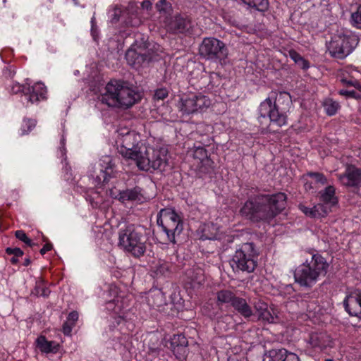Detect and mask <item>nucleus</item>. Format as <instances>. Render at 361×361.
Returning <instances> with one entry per match:
<instances>
[{
    "mask_svg": "<svg viewBox=\"0 0 361 361\" xmlns=\"http://www.w3.org/2000/svg\"><path fill=\"white\" fill-rule=\"evenodd\" d=\"M284 192L262 193L250 196L240 209V215L252 223L271 222L286 209Z\"/></svg>",
    "mask_w": 361,
    "mask_h": 361,
    "instance_id": "obj_1",
    "label": "nucleus"
},
{
    "mask_svg": "<svg viewBox=\"0 0 361 361\" xmlns=\"http://www.w3.org/2000/svg\"><path fill=\"white\" fill-rule=\"evenodd\" d=\"M291 103V97L286 92H272V95L262 102L258 107L259 122L269 119V122L278 127L288 123L286 112Z\"/></svg>",
    "mask_w": 361,
    "mask_h": 361,
    "instance_id": "obj_2",
    "label": "nucleus"
},
{
    "mask_svg": "<svg viewBox=\"0 0 361 361\" xmlns=\"http://www.w3.org/2000/svg\"><path fill=\"white\" fill-rule=\"evenodd\" d=\"M104 90L100 101L109 106L128 109L141 99L140 94L124 80H111Z\"/></svg>",
    "mask_w": 361,
    "mask_h": 361,
    "instance_id": "obj_3",
    "label": "nucleus"
},
{
    "mask_svg": "<svg viewBox=\"0 0 361 361\" xmlns=\"http://www.w3.org/2000/svg\"><path fill=\"white\" fill-rule=\"evenodd\" d=\"M159 52L160 46L158 44L149 42L148 37L138 34L134 43L127 50L126 59L129 66L138 69L146 67L151 62L157 60Z\"/></svg>",
    "mask_w": 361,
    "mask_h": 361,
    "instance_id": "obj_4",
    "label": "nucleus"
},
{
    "mask_svg": "<svg viewBox=\"0 0 361 361\" xmlns=\"http://www.w3.org/2000/svg\"><path fill=\"white\" fill-rule=\"evenodd\" d=\"M147 241L146 230L141 225L130 224L118 231V247L135 258L145 255Z\"/></svg>",
    "mask_w": 361,
    "mask_h": 361,
    "instance_id": "obj_5",
    "label": "nucleus"
},
{
    "mask_svg": "<svg viewBox=\"0 0 361 361\" xmlns=\"http://www.w3.org/2000/svg\"><path fill=\"white\" fill-rule=\"evenodd\" d=\"M329 264L319 254H314L310 259L299 265L294 271L295 282L301 287L310 288L318 281L321 276L327 273Z\"/></svg>",
    "mask_w": 361,
    "mask_h": 361,
    "instance_id": "obj_6",
    "label": "nucleus"
},
{
    "mask_svg": "<svg viewBox=\"0 0 361 361\" xmlns=\"http://www.w3.org/2000/svg\"><path fill=\"white\" fill-rule=\"evenodd\" d=\"M134 161L138 169L145 171L164 172L170 168L167 149L165 148L154 149L141 144Z\"/></svg>",
    "mask_w": 361,
    "mask_h": 361,
    "instance_id": "obj_7",
    "label": "nucleus"
},
{
    "mask_svg": "<svg viewBox=\"0 0 361 361\" xmlns=\"http://www.w3.org/2000/svg\"><path fill=\"white\" fill-rule=\"evenodd\" d=\"M259 252L253 243L239 245L230 260V265L235 273H252L257 266Z\"/></svg>",
    "mask_w": 361,
    "mask_h": 361,
    "instance_id": "obj_8",
    "label": "nucleus"
},
{
    "mask_svg": "<svg viewBox=\"0 0 361 361\" xmlns=\"http://www.w3.org/2000/svg\"><path fill=\"white\" fill-rule=\"evenodd\" d=\"M199 54L204 60L224 66L228 59V49L221 40L213 37H204L200 44Z\"/></svg>",
    "mask_w": 361,
    "mask_h": 361,
    "instance_id": "obj_9",
    "label": "nucleus"
},
{
    "mask_svg": "<svg viewBox=\"0 0 361 361\" xmlns=\"http://www.w3.org/2000/svg\"><path fill=\"white\" fill-rule=\"evenodd\" d=\"M157 224L166 234L170 243H176V237L180 235L183 224L180 216L171 208L161 209L157 214Z\"/></svg>",
    "mask_w": 361,
    "mask_h": 361,
    "instance_id": "obj_10",
    "label": "nucleus"
},
{
    "mask_svg": "<svg viewBox=\"0 0 361 361\" xmlns=\"http://www.w3.org/2000/svg\"><path fill=\"white\" fill-rule=\"evenodd\" d=\"M358 44L355 35L338 34L332 37L327 45L330 55L338 59H343L348 56Z\"/></svg>",
    "mask_w": 361,
    "mask_h": 361,
    "instance_id": "obj_11",
    "label": "nucleus"
},
{
    "mask_svg": "<svg viewBox=\"0 0 361 361\" xmlns=\"http://www.w3.org/2000/svg\"><path fill=\"white\" fill-rule=\"evenodd\" d=\"M116 173V165L110 156H103L94 166L90 174L95 186H99L109 182Z\"/></svg>",
    "mask_w": 361,
    "mask_h": 361,
    "instance_id": "obj_12",
    "label": "nucleus"
},
{
    "mask_svg": "<svg viewBox=\"0 0 361 361\" xmlns=\"http://www.w3.org/2000/svg\"><path fill=\"white\" fill-rule=\"evenodd\" d=\"M166 31L171 34H191L193 24L191 18L185 14H176L166 18L164 21Z\"/></svg>",
    "mask_w": 361,
    "mask_h": 361,
    "instance_id": "obj_13",
    "label": "nucleus"
},
{
    "mask_svg": "<svg viewBox=\"0 0 361 361\" xmlns=\"http://www.w3.org/2000/svg\"><path fill=\"white\" fill-rule=\"evenodd\" d=\"M118 152L125 158L134 159L140 151L139 137L134 132H128L121 138Z\"/></svg>",
    "mask_w": 361,
    "mask_h": 361,
    "instance_id": "obj_14",
    "label": "nucleus"
},
{
    "mask_svg": "<svg viewBox=\"0 0 361 361\" xmlns=\"http://www.w3.org/2000/svg\"><path fill=\"white\" fill-rule=\"evenodd\" d=\"M109 194L112 198L117 199L122 203L126 202L142 203L145 200L143 190L139 186L127 188L123 190H119L116 188H113L109 190Z\"/></svg>",
    "mask_w": 361,
    "mask_h": 361,
    "instance_id": "obj_15",
    "label": "nucleus"
},
{
    "mask_svg": "<svg viewBox=\"0 0 361 361\" xmlns=\"http://www.w3.org/2000/svg\"><path fill=\"white\" fill-rule=\"evenodd\" d=\"M345 310L351 317L361 319V291L356 290L347 295L343 302Z\"/></svg>",
    "mask_w": 361,
    "mask_h": 361,
    "instance_id": "obj_16",
    "label": "nucleus"
},
{
    "mask_svg": "<svg viewBox=\"0 0 361 361\" xmlns=\"http://www.w3.org/2000/svg\"><path fill=\"white\" fill-rule=\"evenodd\" d=\"M343 185L350 187L361 186V169L354 166H348L343 174L339 176Z\"/></svg>",
    "mask_w": 361,
    "mask_h": 361,
    "instance_id": "obj_17",
    "label": "nucleus"
},
{
    "mask_svg": "<svg viewBox=\"0 0 361 361\" xmlns=\"http://www.w3.org/2000/svg\"><path fill=\"white\" fill-rule=\"evenodd\" d=\"M267 361H300L298 355L285 348H274L267 354Z\"/></svg>",
    "mask_w": 361,
    "mask_h": 361,
    "instance_id": "obj_18",
    "label": "nucleus"
},
{
    "mask_svg": "<svg viewBox=\"0 0 361 361\" xmlns=\"http://www.w3.org/2000/svg\"><path fill=\"white\" fill-rule=\"evenodd\" d=\"M232 307L247 322L255 320V311L245 298L237 297L232 304Z\"/></svg>",
    "mask_w": 361,
    "mask_h": 361,
    "instance_id": "obj_19",
    "label": "nucleus"
},
{
    "mask_svg": "<svg viewBox=\"0 0 361 361\" xmlns=\"http://www.w3.org/2000/svg\"><path fill=\"white\" fill-rule=\"evenodd\" d=\"M46 93L47 88L44 85L42 82H37L32 86L27 87L25 96L27 102L34 104L44 99Z\"/></svg>",
    "mask_w": 361,
    "mask_h": 361,
    "instance_id": "obj_20",
    "label": "nucleus"
},
{
    "mask_svg": "<svg viewBox=\"0 0 361 361\" xmlns=\"http://www.w3.org/2000/svg\"><path fill=\"white\" fill-rule=\"evenodd\" d=\"M308 343L312 348L324 349L332 347V339L326 332H314L310 334Z\"/></svg>",
    "mask_w": 361,
    "mask_h": 361,
    "instance_id": "obj_21",
    "label": "nucleus"
},
{
    "mask_svg": "<svg viewBox=\"0 0 361 361\" xmlns=\"http://www.w3.org/2000/svg\"><path fill=\"white\" fill-rule=\"evenodd\" d=\"M278 313L277 310L271 307L264 313H262L260 316H256L255 313V320H250V322H256L261 321L264 324H277L280 322Z\"/></svg>",
    "mask_w": 361,
    "mask_h": 361,
    "instance_id": "obj_22",
    "label": "nucleus"
},
{
    "mask_svg": "<svg viewBox=\"0 0 361 361\" xmlns=\"http://www.w3.org/2000/svg\"><path fill=\"white\" fill-rule=\"evenodd\" d=\"M39 349L45 353H56L59 351L60 345L55 341H49L45 336H41L37 339Z\"/></svg>",
    "mask_w": 361,
    "mask_h": 361,
    "instance_id": "obj_23",
    "label": "nucleus"
},
{
    "mask_svg": "<svg viewBox=\"0 0 361 361\" xmlns=\"http://www.w3.org/2000/svg\"><path fill=\"white\" fill-rule=\"evenodd\" d=\"M195 94L183 96L180 99V109L185 114L196 112Z\"/></svg>",
    "mask_w": 361,
    "mask_h": 361,
    "instance_id": "obj_24",
    "label": "nucleus"
},
{
    "mask_svg": "<svg viewBox=\"0 0 361 361\" xmlns=\"http://www.w3.org/2000/svg\"><path fill=\"white\" fill-rule=\"evenodd\" d=\"M320 200L330 207L338 204V198L335 195V188L332 185L327 186L324 190L319 192Z\"/></svg>",
    "mask_w": 361,
    "mask_h": 361,
    "instance_id": "obj_25",
    "label": "nucleus"
},
{
    "mask_svg": "<svg viewBox=\"0 0 361 361\" xmlns=\"http://www.w3.org/2000/svg\"><path fill=\"white\" fill-rule=\"evenodd\" d=\"M147 300L149 305L152 307H159L166 304L165 296L160 290L150 291Z\"/></svg>",
    "mask_w": 361,
    "mask_h": 361,
    "instance_id": "obj_26",
    "label": "nucleus"
},
{
    "mask_svg": "<svg viewBox=\"0 0 361 361\" xmlns=\"http://www.w3.org/2000/svg\"><path fill=\"white\" fill-rule=\"evenodd\" d=\"M237 297L233 291L228 289H223L216 293L217 302L221 305L230 303L232 306Z\"/></svg>",
    "mask_w": 361,
    "mask_h": 361,
    "instance_id": "obj_27",
    "label": "nucleus"
},
{
    "mask_svg": "<svg viewBox=\"0 0 361 361\" xmlns=\"http://www.w3.org/2000/svg\"><path fill=\"white\" fill-rule=\"evenodd\" d=\"M322 106L325 113L329 116L336 115L341 108L339 103L331 98L324 99L322 102Z\"/></svg>",
    "mask_w": 361,
    "mask_h": 361,
    "instance_id": "obj_28",
    "label": "nucleus"
},
{
    "mask_svg": "<svg viewBox=\"0 0 361 361\" xmlns=\"http://www.w3.org/2000/svg\"><path fill=\"white\" fill-rule=\"evenodd\" d=\"M192 156L194 159L200 160L201 162L206 160L207 162L211 161L209 159V154L204 146L199 144H195L192 147Z\"/></svg>",
    "mask_w": 361,
    "mask_h": 361,
    "instance_id": "obj_29",
    "label": "nucleus"
},
{
    "mask_svg": "<svg viewBox=\"0 0 361 361\" xmlns=\"http://www.w3.org/2000/svg\"><path fill=\"white\" fill-rule=\"evenodd\" d=\"M245 4L259 11L264 12L269 8L268 0H241Z\"/></svg>",
    "mask_w": 361,
    "mask_h": 361,
    "instance_id": "obj_30",
    "label": "nucleus"
},
{
    "mask_svg": "<svg viewBox=\"0 0 361 361\" xmlns=\"http://www.w3.org/2000/svg\"><path fill=\"white\" fill-rule=\"evenodd\" d=\"M196 112L202 111L207 109L211 104V100L201 94H195Z\"/></svg>",
    "mask_w": 361,
    "mask_h": 361,
    "instance_id": "obj_31",
    "label": "nucleus"
},
{
    "mask_svg": "<svg viewBox=\"0 0 361 361\" xmlns=\"http://www.w3.org/2000/svg\"><path fill=\"white\" fill-rule=\"evenodd\" d=\"M50 290L47 288L43 281H37L34 289L32 290V294L36 296L47 297L50 294Z\"/></svg>",
    "mask_w": 361,
    "mask_h": 361,
    "instance_id": "obj_32",
    "label": "nucleus"
},
{
    "mask_svg": "<svg viewBox=\"0 0 361 361\" xmlns=\"http://www.w3.org/2000/svg\"><path fill=\"white\" fill-rule=\"evenodd\" d=\"M188 341L186 337L182 334H174L171 338V346H188Z\"/></svg>",
    "mask_w": 361,
    "mask_h": 361,
    "instance_id": "obj_33",
    "label": "nucleus"
},
{
    "mask_svg": "<svg viewBox=\"0 0 361 361\" xmlns=\"http://www.w3.org/2000/svg\"><path fill=\"white\" fill-rule=\"evenodd\" d=\"M6 253L9 255H13L10 260L13 264H16L18 262V257H22L24 254L23 251L18 247H7L6 249Z\"/></svg>",
    "mask_w": 361,
    "mask_h": 361,
    "instance_id": "obj_34",
    "label": "nucleus"
},
{
    "mask_svg": "<svg viewBox=\"0 0 361 361\" xmlns=\"http://www.w3.org/2000/svg\"><path fill=\"white\" fill-rule=\"evenodd\" d=\"M327 205L328 204H326L323 202V204H318L314 206V211L316 214V218L324 217L329 213L330 208H329Z\"/></svg>",
    "mask_w": 361,
    "mask_h": 361,
    "instance_id": "obj_35",
    "label": "nucleus"
},
{
    "mask_svg": "<svg viewBox=\"0 0 361 361\" xmlns=\"http://www.w3.org/2000/svg\"><path fill=\"white\" fill-rule=\"evenodd\" d=\"M36 126V121L33 119L25 118L21 126V135L27 134Z\"/></svg>",
    "mask_w": 361,
    "mask_h": 361,
    "instance_id": "obj_36",
    "label": "nucleus"
},
{
    "mask_svg": "<svg viewBox=\"0 0 361 361\" xmlns=\"http://www.w3.org/2000/svg\"><path fill=\"white\" fill-rule=\"evenodd\" d=\"M15 236L16 238H18L19 240L25 243L27 246L32 247L34 245H35V243H34L26 235L24 231L23 230H18L15 232Z\"/></svg>",
    "mask_w": 361,
    "mask_h": 361,
    "instance_id": "obj_37",
    "label": "nucleus"
},
{
    "mask_svg": "<svg viewBox=\"0 0 361 361\" xmlns=\"http://www.w3.org/2000/svg\"><path fill=\"white\" fill-rule=\"evenodd\" d=\"M306 176L314 178L315 180V182L317 183H321L322 185H325L327 183L326 178L322 173L310 171L306 173Z\"/></svg>",
    "mask_w": 361,
    "mask_h": 361,
    "instance_id": "obj_38",
    "label": "nucleus"
},
{
    "mask_svg": "<svg viewBox=\"0 0 361 361\" xmlns=\"http://www.w3.org/2000/svg\"><path fill=\"white\" fill-rule=\"evenodd\" d=\"M172 351L173 354L176 355V357L179 359L182 360L185 358V357L187 355L188 353V346H171Z\"/></svg>",
    "mask_w": 361,
    "mask_h": 361,
    "instance_id": "obj_39",
    "label": "nucleus"
},
{
    "mask_svg": "<svg viewBox=\"0 0 361 361\" xmlns=\"http://www.w3.org/2000/svg\"><path fill=\"white\" fill-rule=\"evenodd\" d=\"M253 305L255 310V313L256 314V316H260L262 313H264L269 309L268 305L260 300L258 301H255Z\"/></svg>",
    "mask_w": 361,
    "mask_h": 361,
    "instance_id": "obj_40",
    "label": "nucleus"
},
{
    "mask_svg": "<svg viewBox=\"0 0 361 361\" xmlns=\"http://www.w3.org/2000/svg\"><path fill=\"white\" fill-rule=\"evenodd\" d=\"M156 8L159 12L168 13L171 10V4L166 0H159L156 4Z\"/></svg>",
    "mask_w": 361,
    "mask_h": 361,
    "instance_id": "obj_41",
    "label": "nucleus"
},
{
    "mask_svg": "<svg viewBox=\"0 0 361 361\" xmlns=\"http://www.w3.org/2000/svg\"><path fill=\"white\" fill-rule=\"evenodd\" d=\"M338 94L345 96L347 98H353L357 100L361 99V94L355 92V90H340Z\"/></svg>",
    "mask_w": 361,
    "mask_h": 361,
    "instance_id": "obj_42",
    "label": "nucleus"
},
{
    "mask_svg": "<svg viewBox=\"0 0 361 361\" xmlns=\"http://www.w3.org/2000/svg\"><path fill=\"white\" fill-rule=\"evenodd\" d=\"M351 21L353 25L357 28H361V6L357 12L352 13Z\"/></svg>",
    "mask_w": 361,
    "mask_h": 361,
    "instance_id": "obj_43",
    "label": "nucleus"
},
{
    "mask_svg": "<svg viewBox=\"0 0 361 361\" xmlns=\"http://www.w3.org/2000/svg\"><path fill=\"white\" fill-rule=\"evenodd\" d=\"M169 271V266L166 263H159L156 266L155 273L157 275H165Z\"/></svg>",
    "mask_w": 361,
    "mask_h": 361,
    "instance_id": "obj_44",
    "label": "nucleus"
},
{
    "mask_svg": "<svg viewBox=\"0 0 361 361\" xmlns=\"http://www.w3.org/2000/svg\"><path fill=\"white\" fill-rule=\"evenodd\" d=\"M169 91L166 88H159L155 91L154 97L157 100H163L168 97Z\"/></svg>",
    "mask_w": 361,
    "mask_h": 361,
    "instance_id": "obj_45",
    "label": "nucleus"
},
{
    "mask_svg": "<svg viewBox=\"0 0 361 361\" xmlns=\"http://www.w3.org/2000/svg\"><path fill=\"white\" fill-rule=\"evenodd\" d=\"M211 227L213 228V226H211ZM209 228H210V226H206L203 231H202V234L201 235V238L202 240H215L216 239V233H211V234H209L207 233V231H209Z\"/></svg>",
    "mask_w": 361,
    "mask_h": 361,
    "instance_id": "obj_46",
    "label": "nucleus"
},
{
    "mask_svg": "<svg viewBox=\"0 0 361 361\" xmlns=\"http://www.w3.org/2000/svg\"><path fill=\"white\" fill-rule=\"evenodd\" d=\"M26 88L25 85H22L18 82L13 84L11 86V92L13 94H18L19 92H23L25 94V92H26Z\"/></svg>",
    "mask_w": 361,
    "mask_h": 361,
    "instance_id": "obj_47",
    "label": "nucleus"
},
{
    "mask_svg": "<svg viewBox=\"0 0 361 361\" xmlns=\"http://www.w3.org/2000/svg\"><path fill=\"white\" fill-rule=\"evenodd\" d=\"M299 209L307 216L316 218V214L314 211V207L312 208L307 207L305 205L300 204Z\"/></svg>",
    "mask_w": 361,
    "mask_h": 361,
    "instance_id": "obj_48",
    "label": "nucleus"
},
{
    "mask_svg": "<svg viewBox=\"0 0 361 361\" xmlns=\"http://www.w3.org/2000/svg\"><path fill=\"white\" fill-rule=\"evenodd\" d=\"M341 82L346 85V86H350V87H355L356 89L358 88L359 85H360V82L357 80H348L347 78H341Z\"/></svg>",
    "mask_w": 361,
    "mask_h": 361,
    "instance_id": "obj_49",
    "label": "nucleus"
},
{
    "mask_svg": "<svg viewBox=\"0 0 361 361\" xmlns=\"http://www.w3.org/2000/svg\"><path fill=\"white\" fill-rule=\"evenodd\" d=\"M78 319V313L76 311H72L69 313L66 322L75 326V322Z\"/></svg>",
    "mask_w": 361,
    "mask_h": 361,
    "instance_id": "obj_50",
    "label": "nucleus"
},
{
    "mask_svg": "<svg viewBox=\"0 0 361 361\" xmlns=\"http://www.w3.org/2000/svg\"><path fill=\"white\" fill-rule=\"evenodd\" d=\"M208 316L212 319L217 320L218 322H220L221 319L227 320L231 318V316L229 314H225L224 316L219 317L217 313H214V312L209 314Z\"/></svg>",
    "mask_w": 361,
    "mask_h": 361,
    "instance_id": "obj_51",
    "label": "nucleus"
},
{
    "mask_svg": "<svg viewBox=\"0 0 361 361\" xmlns=\"http://www.w3.org/2000/svg\"><path fill=\"white\" fill-rule=\"evenodd\" d=\"M290 58L295 62L297 63L302 56L298 53L295 50L291 49L288 52Z\"/></svg>",
    "mask_w": 361,
    "mask_h": 361,
    "instance_id": "obj_52",
    "label": "nucleus"
},
{
    "mask_svg": "<svg viewBox=\"0 0 361 361\" xmlns=\"http://www.w3.org/2000/svg\"><path fill=\"white\" fill-rule=\"evenodd\" d=\"M73 326L74 325L66 321L63 324V333L66 336L71 335Z\"/></svg>",
    "mask_w": 361,
    "mask_h": 361,
    "instance_id": "obj_53",
    "label": "nucleus"
},
{
    "mask_svg": "<svg viewBox=\"0 0 361 361\" xmlns=\"http://www.w3.org/2000/svg\"><path fill=\"white\" fill-rule=\"evenodd\" d=\"M121 13V10L117 7H115V8L114 9V13L112 14L111 19V23H116L119 20Z\"/></svg>",
    "mask_w": 361,
    "mask_h": 361,
    "instance_id": "obj_54",
    "label": "nucleus"
},
{
    "mask_svg": "<svg viewBox=\"0 0 361 361\" xmlns=\"http://www.w3.org/2000/svg\"><path fill=\"white\" fill-rule=\"evenodd\" d=\"M295 63L303 70H307L310 68V63L303 57Z\"/></svg>",
    "mask_w": 361,
    "mask_h": 361,
    "instance_id": "obj_55",
    "label": "nucleus"
},
{
    "mask_svg": "<svg viewBox=\"0 0 361 361\" xmlns=\"http://www.w3.org/2000/svg\"><path fill=\"white\" fill-rule=\"evenodd\" d=\"M53 246L52 244L50 243H46L43 247L40 250L39 252L41 255H44L47 252L51 250L52 249Z\"/></svg>",
    "mask_w": 361,
    "mask_h": 361,
    "instance_id": "obj_56",
    "label": "nucleus"
},
{
    "mask_svg": "<svg viewBox=\"0 0 361 361\" xmlns=\"http://www.w3.org/2000/svg\"><path fill=\"white\" fill-rule=\"evenodd\" d=\"M141 6L143 9L149 11L152 8V4L150 1L145 0L142 2Z\"/></svg>",
    "mask_w": 361,
    "mask_h": 361,
    "instance_id": "obj_57",
    "label": "nucleus"
},
{
    "mask_svg": "<svg viewBox=\"0 0 361 361\" xmlns=\"http://www.w3.org/2000/svg\"><path fill=\"white\" fill-rule=\"evenodd\" d=\"M210 78L212 80L216 79L220 80L219 75L217 73H212L210 75Z\"/></svg>",
    "mask_w": 361,
    "mask_h": 361,
    "instance_id": "obj_58",
    "label": "nucleus"
},
{
    "mask_svg": "<svg viewBox=\"0 0 361 361\" xmlns=\"http://www.w3.org/2000/svg\"><path fill=\"white\" fill-rule=\"evenodd\" d=\"M30 263H31V260H30V257H27L25 259L23 264H24V266H28L30 264Z\"/></svg>",
    "mask_w": 361,
    "mask_h": 361,
    "instance_id": "obj_59",
    "label": "nucleus"
},
{
    "mask_svg": "<svg viewBox=\"0 0 361 361\" xmlns=\"http://www.w3.org/2000/svg\"><path fill=\"white\" fill-rule=\"evenodd\" d=\"M267 131V128L262 127V133H264Z\"/></svg>",
    "mask_w": 361,
    "mask_h": 361,
    "instance_id": "obj_60",
    "label": "nucleus"
},
{
    "mask_svg": "<svg viewBox=\"0 0 361 361\" xmlns=\"http://www.w3.org/2000/svg\"><path fill=\"white\" fill-rule=\"evenodd\" d=\"M192 280H193V281H197V283H200V281H201V280H200H200H198V279H197V278H196L195 279H193Z\"/></svg>",
    "mask_w": 361,
    "mask_h": 361,
    "instance_id": "obj_61",
    "label": "nucleus"
},
{
    "mask_svg": "<svg viewBox=\"0 0 361 361\" xmlns=\"http://www.w3.org/2000/svg\"><path fill=\"white\" fill-rule=\"evenodd\" d=\"M357 90L360 92V94H361V84H360Z\"/></svg>",
    "mask_w": 361,
    "mask_h": 361,
    "instance_id": "obj_62",
    "label": "nucleus"
},
{
    "mask_svg": "<svg viewBox=\"0 0 361 361\" xmlns=\"http://www.w3.org/2000/svg\"><path fill=\"white\" fill-rule=\"evenodd\" d=\"M325 361H334L332 359H326Z\"/></svg>",
    "mask_w": 361,
    "mask_h": 361,
    "instance_id": "obj_63",
    "label": "nucleus"
}]
</instances>
